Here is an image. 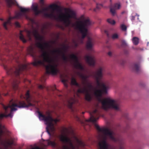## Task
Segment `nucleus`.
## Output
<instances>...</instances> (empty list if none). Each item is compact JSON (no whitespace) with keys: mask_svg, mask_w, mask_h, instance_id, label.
Segmentation results:
<instances>
[{"mask_svg":"<svg viewBox=\"0 0 149 149\" xmlns=\"http://www.w3.org/2000/svg\"><path fill=\"white\" fill-rule=\"evenodd\" d=\"M90 118L88 122L95 124V127L104 134L102 140L99 143V149H124L123 141L119 137L115 136V133L110 129H101L95 123L100 117V112L96 109L90 112Z\"/></svg>","mask_w":149,"mask_h":149,"instance_id":"nucleus-1","label":"nucleus"},{"mask_svg":"<svg viewBox=\"0 0 149 149\" xmlns=\"http://www.w3.org/2000/svg\"><path fill=\"white\" fill-rule=\"evenodd\" d=\"M36 45L42 52V54L39 57H42L43 59L35 60L33 63V65L35 66L45 67L46 72L47 74H57L59 72V70L57 68L58 65L53 59L50 58L49 54L45 50L46 49L50 47L49 43L47 42L42 43L41 42H38L36 43Z\"/></svg>","mask_w":149,"mask_h":149,"instance_id":"nucleus-2","label":"nucleus"},{"mask_svg":"<svg viewBox=\"0 0 149 149\" xmlns=\"http://www.w3.org/2000/svg\"><path fill=\"white\" fill-rule=\"evenodd\" d=\"M69 13L64 14L62 13L59 6L57 5L53 4L49 6V8H44L41 10L42 13L47 17L58 20L62 22L65 26L68 27L71 24L70 18H74L76 17L75 13L69 9H66Z\"/></svg>","mask_w":149,"mask_h":149,"instance_id":"nucleus-3","label":"nucleus"},{"mask_svg":"<svg viewBox=\"0 0 149 149\" xmlns=\"http://www.w3.org/2000/svg\"><path fill=\"white\" fill-rule=\"evenodd\" d=\"M20 98L22 100L23 99H25L27 103H26L25 101L23 100H21L17 101L16 102H13L11 105L9 104L7 106H6L4 104L2 105L3 107L5 110V111L4 113H1L0 114V119H2L4 117H12L11 113L6 114L8 112L7 109L9 108H11V112H12L17 110V109L15 108V107L20 108H28L33 105V104L31 103V100L29 91H27L25 94V96L21 95Z\"/></svg>","mask_w":149,"mask_h":149,"instance_id":"nucleus-4","label":"nucleus"},{"mask_svg":"<svg viewBox=\"0 0 149 149\" xmlns=\"http://www.w3.org/2000/svg\"><path fill=\"white\" fill-rule=\"evenodd\" d=\"M27 69V66L26 64L18 63L17 67L13 68L8 69L7 70V72L8 75H15L16 78L14 79L12 83V86L13 90L14 91L18 88V84L20 82V79L19 77L20 74L23 71L26 70Z\"/></svg>","mask_w":149,"mask_h":149,"instance_id":"nucleus-5","label":"nucleus"},{"mask_svg":"<svg viewBox=\"0 0 149 149\" xmlns=\"http://www.w3.org/2000/svg\"><path fill=\"white\" fill-rule=\"evenodd\" d=\"M76 26L77 29L81 34V37L84 39L86 36L88 32L87 28L92 24V22L89 17L82 15L78 19Z\"/></svg>","mask_w":149,"mask_h":149,"instance_id":"nucleus-6","label":"nucleus"},{"mask_svg":"<svg viewBox=\"0 0 149 149\" xmlns=\"http://www.w3.org/2000/svg\"><path fill=\"white\" fill-rule=\"evenodd\" d=\"M102 70V68H100L94 75L97 86H101L102 88L101 89L97 90L95 93V95L99 97H101L103 94H106L107 93L108 88V86H106L104 84L100 83V81L103 75Z\"/></svg>","mask_w":149,"mask_h":149,"instance_id":"nucleus-7","label":"nucleus"},{"mask_svg":"<svg viewBox=\"0 0 149 149\" xmlns=\"http://www.w3.org/2000/svg\"><path fill=\"white\" fill-rule=\"evenodd\" d=\"M38 113L39 115V117L40 118H42V120L46 122L47 126L46 128V131L50 136H51V134L50 132L53 133L55 130V128L54 127V124L53 122L56 123L58 121V120L57 119H54L52 118V116L49 113L47 116L42 114L40 111H38Z\"/></svg>","mask_w":149,"mask_h":149,"instance_id":"nucleus-8","label":"nucleus"},{"mask_svg":"<svg viewBox=\"0 0 149 149\" xmlns=\"http://www.w3.org/2000/svg\"><path fill=\"white\" fill-rule=\"evenodd\" d=\"M101 102L102 108L105 110L112 109L117 111L120 110V104L113 100L107 98L102 100Z\"/></svg>","mask_w":149,"mask_h":149,"instance_id":"nucleus-9","label":"nucleus"},{"mask_svg":"<svg viewBox=\"0 0 149 149\" xmlns=\"http://www.w3.org/2000/svg\"><path fill=\"white\" fill-rule=\"evenodd\" d=\"M20 10L21 13H17L15 16L13 17H10L8 20L6 22H5L3 24V26L4 28L6 30L8 29L7 27V25H10L11 24V20L15 18L19 19L22 17L23 16L25 15L24 14L29 11V8H23L22 7L20 8Z\"/></svg>","mask_w":149,"mask_h":149,"instance_id":"nucleus-10","label":"nucleus"},{"mask_svg":"<svg viewBox=\"0 0 149 149\" xmlns=\"http://www.w3.org/2000/svg\"><path fill=\"white\" fill-rule=\"evenodd\" d=\"M61 141L64 143H67L69 146L64 145L62 146V149H77L75 146L72 142L71 140L67 136L61 135L59 137Z\"/></svg>","mask_w":149,"mask_h":149,"instance_id":"nucleus-11","label":"nucleus"},{"mask_svg":"<svg viewBox=\"0 0 149 149\" xmlns=\"http://www.w3.org/2000/svg\"><path fill=\"white\" fill-rule=\"evenodd\" d=\"M78 93H85V99L87 101H90L92 97L91 94L89 92L88 89L86 87H84L83 88H80L77 90Z\"/></svg>","mask_w":149,"mask_h":149,"instance_id":"nucleus-12","label":"nucleus"},{"mask_svg":"<svg viewBox=\"0 0 149 149\" xmlns=\"http://www.w3.org/2000/svg\"><path fill=\"white\" fill-rule=\"evenodd\" d=\"M70 58L74 62V65L76 68L81 70L84 69L81 64L79 62L78 58L76 55L74 54H72L70 56Z\"/></svg>","mask_w":149,"mask_h":149,"instance_id":"nucleus-13","label":"nucleus"},{"mask_svg":"<svg viewBox=\"0 0 149 149\" xmlns=\"http://www.w3.org/2000/svg\"><path fill=\"white\" fill-rule=\"evenodd\" d=\"M52 52L54 53H56L58 55L61 56L62 59L66 62H67L68 60V57L66 56L64 52H63L60 49H54Z\"/></svg>","mask_w":149,"mask_h":149,"instance_id":"nucleus-14","label":"nucleus"},{"mask_svg":"<svg viewBox=\"0 0 149 149\" xmlns=\"http://www.w3.org/2000/svg\"><path fill=\"white\" fill-rule=\"evenodd\" d=\"M85 58L86 62L90 66H94L95 65V58L93 56H86Z\"/></svg>","mask_w":149,"mask_h":149,"instance_id":"nucleus-15","label":"nucleus"},{"mask_svg":"<svg viewBox=\"0 0 149 149\" xmlns=\"http://www.w3.org/2000/svg\"><path fill=\"white\" fill-rule=\"evenodd\" d=\"M120 7V4L118 3H116L113 6L110 7V12L112 15L114 16L116 14V10L119 9Z\"/></svg>","mask_w":149,"mask_h":149,"instance_id":"nucleus-16","label":"nucleus"},{"mask_svg":"<svg viewBox=\"0 0 149 149\" xmlns=\"http://www.w3.org/2000/svg\"><path fill=\"white\" fill-rule=\"evenodd\" d=\"M33 33L36 40L41 42L44 40L43 36H40L38 33V31L36 30H34L33 31Z\"/></svg>","mask_w":149,"mask_h":149,"instance_id":"nucleus-17","label":"nucleus"},{"mask_svg":"<svg viewBox=\"0 0 149 149\" xmlns=\"http://www.w3.org/2000/svg\"><path fill=\"white\" fill-rule=\"evenodd\" d=\"M93 43V39L91 38L88 37L86 44V47L87 49H91Z\"/></svg>","mask_w":149,"mask_h":149,"instance_id":"nucleus-18","label":"nucleus"},{"mask_svg":"<svg viewBox=\"0 0 149 149\" xmlns=\"http://www.w3.org/2000/svg\"><path fill=\"white\" fill-rule=\"evenodd\" d=\"M77 74L83 80V84H85L87 81V79L89 78V76L88 75H84L79 72L77 73Z\"/></svg>","mask_w":149,"mask_h":149,"instance_id":"nucleus-19","label":"nucleus"},{"mask_svg":"<svg viewBox=\"0 0 149 149\" xmlns=\"http://www.w3.org/2000/svg\"><path fill=\"white\" fill-rule=\"evenodd\" d=\"M74 139L78 146L84 147L85 146L84 143L81 141L76 136H74Z\"/></svg>","mask_w":149,"mask_h":149,"instance_id":"nucleus-20","label":"nucleus"},{"mask_svg":"<svg viewBox=\"0 0 149 149\" xmlns=\"http://www.w3.org/2000/svg\"><path fill=\"white\" fill-rule=\"evenodd\" d=\"M47 141L48 146H51L54 148L57 146V144L55 141H52L49 139L47 140Z\"/></svg>","mask_w":149,"mask_h":149,"instance_id":"nucleus-21","label":"nucleus"},{"mask_svg":"<svg viewBox=\"0 0 149 149\" xmlns=\"http://www.w3.org/2000/svg\"><path fill=\"white\" fill-rule=\"evenodd\" d=\"M133 70L136 72H138L139 70L140 66L139 63H134L132 66Z\"/></svg>","mask_w":149,"mask_h":149,"instance_id":"nucleus-22","label":"nucleus"},{"mask_svg":"<svg viewBox=\"0 0 149 149\" xmlns=\"http://www.w3.org/2000/svg\"><path fill=\"white\" fill-rule=\"evenodd\" d=\"M71 83L73 85L76 86L79 88H80V85L77 83L76 79L74 77L72 78L71 80Z\"/></svg>","mask_w":149,"mask_h":149,"instance_id":"nucleus-23","label":"nucleus"},{"mask_svg":"<svg viewBox=\"0 0 149 149\" xmlns=\"http://www.w3.org/2000/svg\"><path fill=\"white\" fill-rule=\"evenodd\" d=\"M8 7H11L13 4H14L13 0H6Z\"/></svg>","mask_w":149,"mask_h":149,"instance_id":"nucleus-24","label":"nucleus"},{"mask_svg":"<svg viewBox=\"0 0 149 149\" xmlns=\"http://www.w3.org/2000/svg\"><path fill=\"white\" fill-rule=\"evenodd\" d=\"M132 42L134 45H137L139 43V39L137 37H134L132 39Z\"/></svg>","mask_w":149,"mask_h":149,"instance_id":"nucleus-25","label":"nucleus"},{"mask_svg":"<svg viewBox=\"0 0 149 149\" xmlns=\"http://www.w3.org/2000/svg\"><path fill=\"white\" fill-rule=\"evenodd\" d=\"M102 6V4L97 3L96 7L94 9L93 11L95 12H97V10H99Z\"/></svg>","mask_w":149,"mask_h":149,"instance_id":"nucleus-26","label":"nucleus"},{"mask_svg":"<svg viewBox=\"0 0 149 149\" xmlns=\"http://www.w3.org/2000/svg\"><path fill=\"white\" fill-rule=\"evenodd\" d=\"M22 31H20V32L19 39L24 43L26 42V40L24 38V36L22 33Z\"/></svg>","mask_w":149,"mask_h":149,"instance_id":"nucleus-27","label":"nucleus"},{"mask_svg":"<svg viewBox=\"0 0 149 149\" xmlns=\"http://www.w3.org/2000/svg\"><path fill=\"white\" fill-rule=\"evenodd\" d=\"M74 103L73 99V98H72L71 101H68V107L71 109L72 108V105Z\"/></svg>","mask_w":149,"mask_h":149,"instance_id":"nucleus-28","label":"nucleus"},{"mask_svg":"<svg viewBox=\"0 0 149 149\" xmlns=\"http://www.w3.org/2000/svg\"><path fill=\"white\" fill-rule=\"evenodd\" d=\"M107 22L111 24H115V21L111 19H107Z\"/></svg>","mask_w":149,"mask_h":149,"instance_id":"nucleus-29","label":"nucleus"},{"mask_svg":"<svg viewBox=\"0 0 149 149\" xmlns=\"http://www.w3.org/2000/svg\"><path fill=\"white\" fill-rule=\"evenodd\" d=\"M120 28L123 31H125L127 29L126 26L123 24H121V25Z\"/></svg>","mask_w":149,"mask_h":149,"instance_id":"nucleus-30","label":"nucleus"},{"mask_svg":"<svg viewBox=\"0 0 149 149\" xmlns=\"http://www.w3.org/2000/svg\"><path fill=\"white\" fill-rule=\"evenodd\" d=\"M129 128V125L127 124L125 127L123 128L122 132H126L127 130Z\"/></svg>","mask_w":149,"mask_h":149,"instance_id":"nucleus-31","label":"nucleus"},{"mask_svg":"<svg viewBox=\"0 0 149 149\" xmlns=\"http://www.w3.org/2000/svg\"><path fill=\"white\" fill-rule=\"evenodd\" d=\"M33 48L32 46L29 47L28 49V50L30 54L32 53L33 52Z\"/></svg>","mask_w":149,"mask_h":149,"instance_id":"nucleus-32","label":"nucleus"},{"mask_svg":"<svg viewBox=\"0 0 149 149\" xmlns=\"http://www.w3.org/2000/svg\"><path fill=\"white\" fill-rule=\"evenodd\" d=\"M118 35L116 33H115L112 35V38L113 39H116L118 38Z\"/></svg>","mask_w":149,"mask_h":149,"instance_id":"nucleus-33","label":"nucleus"},{"mask_svg":"<svg viewBox=\"0 0 149 149\" xmlns=\"http://www.w3.org/2000/svg\"><path fill=\"white\" fill-rule=\"evenodd\" d=\"M66 81H67V80L65 79H63L62 80V82H63L64 84V85H65V86L66 87V88H67L68 87V84H66Z\"/></svg>","mask_w":149,"mask_h":149,"instance_id":"nucleus-34","label":"nucleus"},{"mask_svg":"<svg viewBox=\"0 0 149 149\" xmlns=\"http://www.w3.org/2000/svg\"><path fill=\"white\" fill-rule=\"evenodd\" d=\"M34 12L35 13V14L36 15H38L39 14L42 13V10H39L38 9L36 11H34Z\"/></svg>","mask_w":149,"mask_h":149,"instance_id":"nucleus-35","label":"nucleus"},{"mask_svg":"<svg viewBox=\"0 0 149 149\" xmlns=\"http://www.w3.org/2000/svg\"><path fill=\"white\" fill-rule=\"evenodd\" d=\"M68 47L65 45H63L62 48V50H63L62 51L63 52H65L68 49ZM62 51V50H61Z\"/></svg>","mask_w":149,"mask_h":149,"instance_id":"nucleus-36","label":"nucleus"},{"mask_svg":"<svg viewBox=\"0 0 149 149\" xmlns=\"http://www.w3.org/2000/svg\"><path fill=\"white\" fill-rule=\"evenodd\" d=\"M7 143L9 146L12 145L14 143L13 141L12 140L11 141H9Z\"/></svg>","mask_w":149,"mask_h":149,"instance_id":"nucleus-37","label":"nucleus"},{"mask_svg":"<svg viewBox=\"0 0 149 149\" xmlns=\"http://www.w3.org/2000/svg\"><path fill=\"white\" fill-rule=\"evenodd\" d=\"M33 10L34 11L38 10V7L37 6H33L32 8Z\"/></svg>","mask_w":149,"mask_h":149,"instance_id":"nucleus-38","label":"nucleus"},{"mask_svg":"<svg viewBox=\"0 0 149 149\" xmlns=\"http://www.w3.org/2000/svg\"><path fill=\"white\" fill-rule=\"evenodd\" d=\"M2 126L1 125H0V135L1 136L3 133V130H2L1 128Z\"/></svg>","mask_w":149,"mask_h":149,"instance_id":"nucleus-39","label":"nucleus"},{"mask_svg":"<svg viewBox=\"0 0 149 149\" xmlns=\"http://www.w3.org/2000/svg\"><path fill=\"white\" fill-rule=\"evenodd\" d=\"M88 87L89 90H91L93 88V86L91 84H88Z\"/></svg>","mask_w":149,"mask_h":149,"instance_id":"nucleus-40","label":"nucleus"},{"mask_svg":"<svg viewBox=\"0 0 149 149\" xmlns=\"http://www.w3.org/2000/svg\"><path fill=\"white\" fill-rule=\"evenodd\" d=\"M38 88L40 89H43L45 88V86L41 85H39L38 86Z\"/></svg>","mask_w":149,"mask_h":149,"instance_id":"nucleus-41","label":"nucleus"},{"mask_svg":"<svg viewBox=\"0 0 149 149\" xmlns=\"http://www.w3.org/2000/svg\"><path fill=\"white\" fill-rule=\"evenodd\" d=\"M15 26L17 27H20V24L18 22H16L15 23Z\"/></svg>","mask_w":149,"mask_h":149,"instance_id":"nucleus-42","label":"nucleus"},{"mask_svg":"<svg viewBox=\"0 0 149 149\" xmlns=\"http://www.w3.org/2000/svg\"><path fill=\"white\" fill-rule=\"evenodd\" d=\"M31 149H41L39 147L36 146L34 148H32Z\"/></svg>","mask_w":149,"mask_h":149,"instance_id":"nucleus-43","label":"nucleus"},{"mask_svg":"<svg viewBox=\"0 0 149 149\" xmlns=\"http://www.w3.org/2000/svg\"><path fill=\"white\" fill-rule=\"evenodd\" d=\"M40 1L41 4L42 5L44 4V0H40Z\"/></svg>","mask_w":149,"mask_h":149,"instance_id":"nucleus-44","label":"nucleus"},{"mask_svg":"<svg viewBox=\"0 0 149 149\" xmlns=\"http://www.w3.org/2000/svg\"><path fill=\"white\" fill-rule=\"evenodd\" d=\"M108 54L109 56H111L112 55V53L111 52H108Z\"/></svg>","mask_w":149,"mask_h":149,"instance_id":"nucleus-45","label":"nucleus"},{"mask_svg":"<svg viewBox=\"0 0 149 149\" xmlns=\"http://www.w3.org/2000/svg\"><path fill=\"white\" fill-rule=\"evenodd\" d=\"M135 17L134 16H132L131 18V20L132 21L134 20L135 19Z\"/></svg>","mask_w":149,"mask_h":149,"instance_id":"nucleus-46","label":"nucleus"},{"mask_svg":"<svg viewBox=\"0 0 149 149\" xmlns=\"http://www.w3.org/2000/svg\"><path fill=\"white\" fill-rule=\"evenodd\" d=\"M122 44L123 45H126V43L125 41H123L122 42Z\"/></svg>","mask_w":149,"mask_h":149,"instance_id":"nucleus-47","label":"nucleus"},{"mask_svg":"<svg viewBox=\"0 0 149 149\" xmlns=\"http://www.w3.org/2000/svg\"><path fill=\"white\" fill-rule=\"evenodd\" d=\"M105 33H107V37H109V34L106 31H105Z\"/></svg>","mask_w":149,"mask_h":149,"instance_id":"nucleus-48","label":"nucleus"},{"mask_svg":"<svg viewBox=\"0 0 149 149\" xmlns=\"http://www.w3.org/2000/svg\"><path fill=\"white\" fill-rule=\"evenodd\" d=\"M136 16H137L138 17L139 16V15H138L137 14H136Z\"/></svg>","mask_w":149,"mask_h":149,"instance_id":"nucleus-49","label":"nucleus"},{"mask_svg":"<svg viewBox=\"0 0 149 149\" xmlns=\"http://www.w3.org/2000/svg\"><path fill=\"white\" fill-rule=\"evenodd\" d=\"M0 20L3 21V19L1 18V19H0Z\"/></svg>","mask_w":149,"mask_h":149,"instance_id":"nucleus-50","label":"nucleus"},{"mask_svg":"<svg viewBox=\"0 0 149 149\" xmlns=\"http://www.w3.org/2000/svg\"><path fill=\"white\" fill-rule=\"evenodd\" d=\"M84 112H82V113H83V114H84Z\"/></svg>","mask_w":149,"mask_h":149,"instance_id":"nucleus-51","label":"nucleus"},{"mask_svg":"<svg viewBox=\"0 0 149 149\" xmlns=\"http://www.w3.org/2000/svg\"><path fill=\"white\" fill-rule=\"evenodd\" d=\"M110 1L111 2V0H110Z\"/></svg>","mask_w":149,"mask_h":149,"instance_id":"nucleus-52","label":"nucleus"},{"mask_svg":"<svg viewBox=\"0 0 149 149\" xmlns=\"http://www.w3.org/2000/svg\"><path fill=\"white\" fill-rule=\"evenodd\" d=\"M12 101H13V100H12L11 102H12Z\"/></svg>","mask_w":149,"mask_h":149,"instance_id":"nucleus-53","label":"nucleus"}]
</instances>
